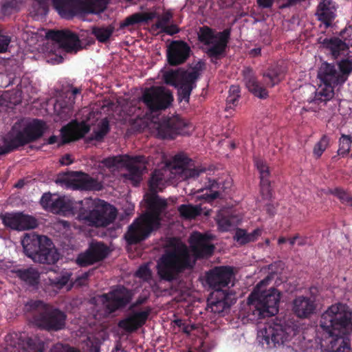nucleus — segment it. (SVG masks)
I'll return each mask as SVG.
<instances>
[{"label": "nucleus", "instance_id": "1", "mask_svg": "<svg viewBox=\"0 0 352 352\" xmlns=\"http://www.w3.org/2000/svg\"><path fill=\"white\" fill-rule=\"evenodd\" d=\"M321 347L327 352H349L352 312L340 303L329 307L320 316Z\"/></svg>", "mask_w": 352, "mask_h": 352}, {"label": "nucleus", "instance_id": "2", "mask_svg": "<svg viewBox=\"0 0 352 352\" xmlns=\"http://www.w3.org/2000/svg\"><path fill=\"white\" fill-rule=\"evenodd\" d=\"M194 265L188 248L182 244L165 250L157 263V274L162 280L172 282Z\"/></svg>", "mask_w": 352, "mask_h": 352}, {"label": "nucleus", "instance_id": "3", "mask_svg": "<svg viewBox=\"0 0 352 352\" xmlns=\"http://www.w3.org/2000/svg\"><path fill=\"white\" fill-rule=\"evenodd\" d=\"M280 292L274 287L261 291L258 286L248 298L247 318L252 321L274 316L278 312Z\"/></svg>", "mask_w": 352, "mask_h": 352}, {"label": "nucleus", "instance_id": "4", "mask_svg": "<svg viewBox=\"0 0 352 352\" xmlns=\"http://www.w3.org/2000/svg\"><path fill=\"white\" fill-rule=\"evenodd\" d=\"M80 206L76 219L91 227H107L114 221L118 214L116 207L99 199L85 198Z\"/></svg>", "mask_w": 352, "mask_h": 352}, {"label": "nucleus", "instance_id": "5", "mask_svg": "<svg viewBox=\"0 0 352 352\" xmlns=\"http://www.w3.org/2000/svg\"><path fill=\"white\" fill-rule=\"evenodd\" d=\"M25 310L32 312V322L40 329L59 331L66 327L67 314L42 300H30L25 305Z\"/></svg>", "mask_w": 352, "mask_h": 352}, {"label": "nucleus", "instance_id": "6", "mask_svg": "<svg viewBox=\"0 0 352 352\" xmlns=\"http://www.w3.org/2000/svg\"><path fill=\"white\" fill-rule=\"evenodd\" d=\"M47 129L45 122L39 119H34L22 130L15 131L14 127H12L3 138V145L0 146V155H6L19 147L36 142L43 135Z\"/></svg>", "mask_w": 352, "mask_h": 352}, {"label": "nucleus", "instance_id": "7", "mask_svg": "<svg viewBox=\"0 0 352 352\" xmlns=\"http://www.w3.org/2000/svg\"><path fill=\"white\" fill-rule=\"evenodd\" d=\"M24 253L34 262L54 264L59 259V253L52 241L46 236L25 234L21 241Z\"/></svg>", "mask_w": 352, "mask_h": 352}, {"label": "nucleus", "instance_id": "8", "mask_svg": "<svg viewBox=\"0 0 352 352\" xmlns=\"http://www.w3.org/2000/svg\"><path fill=\"white\" fill-rule=\"evenodd\" d=\"M109 0H52V4L62 18L100 14L107 8Z\"/></svg>", "mask_w": 352, "mask_h": 352}, {"label": "nucleus", "instance_id": "9", "mask_svg": "<svg viewBox=\"0 0 352 352\" xmlns=\"http://www.w3.org/2000/svg\"><path fill=\"white\" fill-rule=\"evenodd\" d=\"M230 35V28L215 33L208 26L204 25L199 28L198 39L204 45L209 46L206 53L212 63L216 64L219 60L225 56Z\"/></svg>", "mask_w": 352, "mask_h": 352}, {"label": "nucleus", "instance_id": "10", "mask_svg": "<svg viewBox=\"0 0 352 352\" xmlns=\"http://www.w3.org/2000/svg\"><path fill=\"white\" fill-rule=\"evenodd\" d=\"M318 78L324 87L316 91L314 98L309 101L317 104H325L333 98L334 88L342 85L344 82L336 65L327 62L321 64L318 72Z\"/></svg>", "mask_w": 352, "mask_h": 352}, {"label": "nucleus", "instance_id": "11", "mask_svg": "<svg viewBox=\"0 0 352 352\" xmlns=\"http://www.w3.org/2000/svg\"><path fill=\"white\" fill-rule=\"evenodd\" d=\"M294 327L273 322L266 324L258 333L259 342L267 348L272 349L289 341L295 335Z\"/></svg>", "mask_w": 352, "mask_h": 352}, {"label": "nucleus", "instance_id": "12", "mask_svg": "<svg viewBox=\"0 0 352 352\" xmlns=\"http://www.w3.org/2000/svg\"><path fill=\"white\" fill-rule=\"evenodd\" d=\"M141 100L150 112L155 113L168 109L173 101V96L170 90L163 86H151L144 89Z\"/></svg>", "mask_w": 352, "mask_h": 352}, {"label": "nucleus", "instance_id": "13", "mask_svg": "<svg viewBox=\"0 0 352 352\" xmlns=\"http://www.w3.org/2000/svg\"><path fill=\"white\" fill-rule=\"evenodd\" d=\"M56 184L67 188L74 190H99V182L89 175L78 171L59 173L56 179Z\"/></svg>", "mask_w": 352, "mask_h": 352}, {"label": "nucleus", "instance_id": "14", "mask_svg": "<svg viewBox=\"0 0 352 352\" xmlns=\"http://www.w3.org/2000/svg\"><path fill=\"white\" fill-rule=\"evenodd\" d=\"M159 228H155V225L141 216L135 219L128 226L124 238L128 245H136L145 241L150 236L153 231Z\"/></svg>", "mask_w": 352, "mask_h": 352}, {"label": "nucleus", "instance_id": "15", "mask_svg": "<svg viewBox=\"0 0 352 352\" xmlns=\"http://www.w3.org/2000/svg\"><path fill=\"white\" fill-rule=\"evenodd\" d=\"M109 252V247L104 242L93 241L85 252L78 255L76 263L81 267L92 265L104 260Z\"/></svg>", "mask_w": 352, "mask_h": 352}, {"label": "nucleus", "instance_id": "16", "mask_svg": "<svg viewBox=\"0 0 352 352\" xmlns=\"http://www.w3.org/2000/svg\"><path fill=\"white\" fill-rule=\"evenodd\" d=\"M144 200L146 204V212L142 216L155 225V228H160L161 215L166 212L168 208L166 199L160 197L156 192H154L147 193Z\"/></svg>", "mask_w": 352, "mask_h": 352}, {"label": "nucleus", "instance_id": "17", "mask_svg": "<svg viewBox=\"0 0 352 352\" xmlns=\"http://www.w3.org/2000/svg\"><path fill=\"white\" fill-rule=\"evenodd\" d=\"M205 64L201 61L197 62L190 72H184L180 79V82L176 87L178 91V100L188 102L190 96L193 89L197 86L196 82L204 69Z\"/></svg>", "mask_w": 352, "mask_h": 352}, {"label": "nucleus", "instance_id": "18", "mask_svg": "<svg viewBox=\"0 0 352 352\" xmlns=\"http://www.w3.org/2000/svg\"><path fill=\"white\" fill-rule=\"evenodd\" d=\"M187 126L186 122L177 116L164 117L157 126V135L160 139H175L178 135H183Z\"/></svg>", "mask_w": 352, "mask_h": 352}, {"label": "nucleus", "instance_id": "19", "mask_svg": "<svg viewBox=\"0 0 352 352\" xmlns=\"http://www.w3.org/2000/svg\"><path fill=\"white\" fill-rule=\"evenodd\" d=\"M234 276L232 267L217 266L206 273V283L214 291L225 289L224 288L229 287Z\"/></svg>", "mask_w": 352, "mask_h": 352}, {"label": "nucleus", "instance_id": "20", "mask_svg": "<svg viewBox=\"0 0 352 352\" xmlns=\"http://www.w3.org/2000/svg\"><path fill=\"white\" fill-rule=\"evenodd\" d=\"M235 293L228 289L213 291L207 299V310L214 314H221L236 302Z\"/></svg>", "mask_w": 352, "mask_h": 352}, {"label": "nucleus", "instance_id": "21", "mask_svg": "<svg viewBox=\"0 0 352 352\" xmlns=\"http://www.w3.org/2000/svg\"><path fill=\"white\" fill-rule=\"evenodd\" d=\"M349 30L344 28L340 32L339 37L326 38L322 41V45L331 55L333 59H337L341 55L344 54L352 45Z\"/></svg>", "mask_w": 352, "mask_h": 352}, {"label": "nucleus", "instance_id": "22", "mask_svg": "<svg viewBox=\"0 0 352 352\" xmlns=\"http://www.w3.org/2000/svg\"><path fill=\"white\" fill-rule=\"evenodd\" d=\"M106 309L109 313H113L124 308L131 301V296L124 287H118L102 295Z\"/></svg>", "mask_w": 352, "mask_h": 352}, {"label": "nucleus", "instance_id": "23", "mask_svg": "<svg viewBox=\"0 0 352 352\" xmlns=\"http://www.w3.org/2000/svg\"><path fill=\"white\" fill-rule=\"evenodd\" d=\"M48 39L56 41L59 46L67 52L76 51L80 47V41L78 35L72 32L64 30H49L46 33Z\"/></svg>", "mask_w": 352, "mask_h": 352}, {"label": "nucleus", "instance_id": "24", "mask_svg": "<svg viewBox=\"0 0 352 352\" xmlns=\"http://www.w3.org/2000/svg\"><path fill=\"white\" fill-rule=\"evenodd\" d=\"M3 223L6 227L16 230H26L37 227V220L32 216L22 212L6 213L1 216Z\"/></svg>", "mask_w": 352, "mask_h": 352}, {"label": "nucleus", "instance_id": "25", "mask_svg": "<svg viewBox=\"0 0 352 352\" xmlns=\"http://www.w3.org/2000/svg\"><path fill=\"white\" fill-rule=\"evenodd\" d=\"M189 243L196 259L208 258L213 254L214 250V245L210 243L209 236L198 232L191 234Z\"/></svg>", "mask_w": 352, "mask_h": 352}, {"label": "nucleus", "instance_id": "26", "mask_svg": "<svg viewBox=\"0 0 352 352\" xmlns=\"http://www.w3.org/2000/svg\"><path fill=\"white\" fill-rule=\"evenodd\" d=\"M190 47L186 42L182 40L173 41L167 47V61L171 66L182 65L190 57Z\"/></svg>", "mask_w": 352, "mask_h": 352}, {"label": "nucleus", "instance_id": "27", "mask_svg": "<svg viewBox=\"0 0 352 352\" xmlns=\"http://www.w3.org/2000/svg\"><path fill=\"white\" fill-rule=\"evenodd\" d=\"M90 130V126L85 122L73 120L60 129L61 142L58 146L82 138Z\"/></svg>", "mask_w": 352, "mask_h": 352}, {"label": "nucleus", "instance_id": "28", "mask_svg": "<svg viewBox=\"0 0 352 352\" xmlns=\"http://www.w3.org/2000/svg\"><path fill=\"white\" fill-rule=\"evenodd\" d=\"M81 200L76 201L66 197L54 198L51 203L50 212L64 216L73 215L78 217L80 210Z\"/></svg>", "mask_w": 352, "mask_h": 352}, {"label": "nucleus", "instance_id": "29", "mask_svg": "<svg viewBox=\"0 0 352 352\" xmlns=\"http://www.w3.org/2000/svg\"><path fill=\"white\" fill-rule=\"evenodd\" d=\"M151 311V309L146 307L143 311L133 312L126 318L120 320L118 326L126 332H134L146 323Z\"/></svg>", "mask_w": 352, "mask_h": 352}, {"label": "nucleus", "instance_id": "30", "mask_svg": "<svg viewBox=\"0 0 352 352\" xmlns=\"http://www.w3.org/2000/svg\"><path fill=\"white\" fill-rule=\"evenodd\" d=\"M104 166L109 168H122L123 165H132L137 166H146V160L144 155L129 156L116 155L104 158L102 160Z\"/></svg>", "mask_w": 352, "mask_h": 352}, {"label": "nucleus", "instance_id": "31", "mask_svg": "<svg viewBox=\"0 0 352 352\" xmlns=\"http://www.w3.org/2000/svg\"><path fill=\"white\" fill-rule=\"evenodd\" d=\"M316 309L314 299L309 297L300 296L296 297L292 303V311L295 316L299 318H308Z\"/></svg>", "mask_w": 352, "mask_h": 352}, {"label": "nucleus", "instance_id": "32", "mask_svg": "<svg viewBox=\"0 0 352 352\" xmlns=\"http://www.w3.org/2000/svg\"><path fill=\"white\" fill-rule=\"evenodd\" d=\"M245 87L254 96L261 99L268 97V91L258 82L255 72L250 67H245L242 72Z\"/></svg>", "mask_w": 352, "mask_h": 352}, {"label": "nucleus", "instance_id": "33", "mask_svg": "<svg viewBox=\"0 0 352 352\" xmlns=\"http://www.w3.org/2000/svg\"><path fill=\"white\" fill-rule=\"evenodd\" d=\"M192 163V160L184 154H177L173 158V168L181 170L188 178H196L206 170L205 168L198 167L190 168Z\"/></svg>", "mask_w": 352, "mask_h": 352}, {"label": "nucleus", "instance_id": "34", "mask_svg": "<svg viewBox=\"0 0 352 352\" xmlns=\"http://www.w3.org/2000/svg\"><path fill=\"white\" fill-rule=\"evenodd\" d=\"M13 273L16 277L28 286L35 287L40 283L41 273L35 267L15 269L13 270Z\"/></svg>", "mask_w": 352, "mask_h": 352}, {"label": "nucleus", "instance_id": "35", "mask_svg": "<svg viewBox=\"0 0 352 352\" xmlns=\"http://www.w3.org/2000/svg\"><path fill=\"white\" fill-rule=\"evenodd\" d=\"M156 16L157 14L155 12H136L127 16L122 22H121L120 28L124 29L142 23H147L148 21L155 19Z\"/></svg>", "mask_w": 352, "mask_h": 352}, {"label": "nucleus", "instance_id": "36", "mask_svg": "<svg viewBox=\"0 0 352 352\" xmlns=\"http://www.w3.org/2000/svg\"><path fill=\"white\" fill-rule=\"evenodd\" d=\"M318 18L327 25H329L335 17L334 6L331 0H323L318 6Z\"/></svg>", "mask_w": 352, "mask_h": 352}, {"label": "nucleus", "instance_id": "37", "mask_svg": "<svg viewBox=\"0 0 352 352\" xmlns=\"http://www.w3.org/2000/svg\"><path fill=\"white\" fill-rule=\"evenodd\" d=\"M283 78V72L278 65L270 67L263 75V83L269 87L278 84Z\"/></svg>", "mask_w": 352, "mask_h": 352}, {"label": "nucleus", "instance_id": "38", "mask_svg": "<svg viewBox=\"0 0 352 352\" xmlns=\"http://www.w3.org/2000/svg\"><path fill=\"white\" fill-rule=\"evenodd\" d=\"M262 232L263 230L259 228L255 229L251 233H248L245 229L237 228L233 238L239 245H245L257 241L258 237L261 236Z\"/></svg>", "mask_w": 352, "mask_h": 352}, {"label": "nucleus", "instance_id": "39", "mask_svg": "<svg viewBox=\"0 0 352 352\" xmlns=\"http://www.w3.org/2000/svg\"><path fill=\"white\" fill-rule=\"evenodd\" d=\"M126 167L128 173L124 175V177L131 181L134 186H139L142 179L143 171L146 170V166H137L132 165H123Z\"/></svg>", "mask_w": 352, "mask_h": 352}, {"label": "nucleus", "instance_id": "40", "mask_svg": "<svg viewBox=\"0 0 352 352\" xmlns=\"http://www.w3.org/2000/svg\"><path fill=\"white\" fill-rule=\"evenodd\" d=\"M217 225L221 232H228L236 226V217L234 215L219 213L217 216Z\"/></svg>", "mask_w": 352, "mask_h": 352}, {"label": "nucleus", "instance_id": "41", "mask_svg": "<svg viewBox=\"0 0 352 352\" xmlns=\"http://www.w3.org/2000/svg\"><path fill=\"white\" fill-rule=\"evenodd\" d=\"M111 127L109 121L107 118H104L98 124L97 129L94 130L89 137V140L102 142L104 137L109 133Z\"/></svg>", "mask_w": 352, "mask_h": 352}, {"label": "nucleus", "instance_id": "42", "mask_svg": "<svg viewBox=\"0 0 352 352\" xmlns=\"http://www.w3.org/2000/svg\"><path fill=\"white\" fill-rule=\"evenodd\" d=\"M164 184V175L162 170L157 169L155 170L149 179L148 186L150 192L162 190Z\"/></svg>", "mask_w": 352, "mask_h": 352}, {"label": "nucleus", "instance_id": "43", "mask_svg": "<svg viewBox=\"0 0 352 352\" xmlns=\"http://www.w3.org/2000/svg\"><path fill=\"white\" fill-rule=\"evenodd\" d=\"M113 32L114 27L110 25L107 27L95 26L92 28L91 33L99 42L105 43L109 41Z\"/></svg>", "mask_w": 352, "mask_h": 352}, {"label": "nucleus", "instance_id": "44", "mask_svg": "<svg viewBox=\"0 0 352 352\" xmlns=\"http://www.w3.org/2000/svg\"><path fill=\"white\" fill-rule=\"evenodd\" d=\"M339 73L345 82L352 73V56H348L337 61Z\"/></svg>", "mask_w": 352, "mask_h": 352}, {"label": "nucleus", "instance_id": "45", "mask_svg": "<svg viewBox=\"0 0 352 352\" xmlns=\"http://www.w3.org/2000/svg\"><path fill=\"white\" fill-rule=\"evenodd\" d=\"M218 185V183L215 180L210 179L206 192H204V190H201L203 194L201 195V198L205 199L207 202H211L219 198L220 192L219 190H216L219 188Z\"/></svg>", "mask_w": 352, "mask_h": 352}, {"label": "nucleus", "instance_id": "46", "mask_svg": "<svg viewBox=\"0 0 352 352\" xmlns=\"http://www.w3.org/2000/svg\"><path fill=\"white\" fill-rule=\"evenodd\" d=\"M178 211L186 219H195L201 214L200 207L190 204H182L178 207Z\"/></svg>", "mask_w": 352, "mask_h": 352}, {"label": "nucleus", "instance_id": "47", "mask_svg": "<svg viewBox=\"0 0 352 352\" xmlns=\"http://www.w3.org/2000/svg\"><path fill=\"white\" fill-rule=\"evenodd\" d=\"M328 193L336 197L342 204L352 206V195L344 188L340 187L329 188Z\"/></svg>", "mask_w": 352, "mask_h": 352}, {"label": "nucleus", "instance_id": "48", "mask_svg": "<svg viewBox=\"0 0 352 352\" xmlns=\"http://www.w3.org/2000/svg\"><path fill=\"white\" fill-rule=\"evenodd\" d=\"M240 87L239 85L230 86L228 91V96L226 98V110L232 109L238 104L240 98Z\"/></svg>", "mask_w": 352, "mask_h": 352}, {"label": "nucleus", "instance_id": "49", "mask_svg": "<svg viewBox=\"0 0 352 352\" xmlns=\"http://www.w3.org/2000/svg\"><path fill=\"white\" fill-rule=\"evenodd\" d=\"M72 275V273L69 271H62L59 276L54 278H50V284L51 286L60 289L67 285L71 279Z\"/></svg>", "mask_w": 352, "mask_h": 352}, {"label": "nucleus", "instance_id": "50", "mask_svg": "<svg viewBox=\"0 0 352 352\" xmlns=\"http://www.w3.org/2000/svg\"><path fill=\"white\" fill-rule=\"evenodd\" d=\"M339 148L337 151L338 155L344 157L351 151L352 144V136L345 134H342L338 140Z\"/></svg>", "mask_w": 352, "mask_h": 352}, {"label": "nucleus", "instance_id": "51", "mask_svg": "<svg viewBox=\"0 0 352 352\" xmlns=\"http://www.w3.org/2000/svg\"><path fill=\"white\" fill-rule=\"evenodd\" d=\"M21 0H3L1 12L4 16H10L19 10Z\"/></svg>", "mask_w": 352, "mask_h": 352}, {"label": "nucleus", "instance_id": "52", "mask_svg": "<svg viewBox=\"0 0 352 352\" xmlns=\"http://www.w3.org/2000/svg\"><path fill=\"white\" fill-rule=\"evenodd\" d=\"M184 72L187 71L176 69L166 72L163 76L165 83L176 87L180 82L181 76Z\"/></svg>", "mask_w": 352, "mask_h": 352}, {"label": "nucleus", "instance_id": "53", "mask_svg": "<svg viewBox=\"0 0 352 352\" xmlns=\"http://www.w3.org/2000/svg\"><path fill=\"white\" fill-rule=\"evenodd\" d=\"M329 144V138L326 135H323L322 137L320 138V141L317 142L314 146L313 151L314 155L317 158L320 157L322 155L323 152L328 147Z\"/></svg>", "mask_w": 352, "mask_h": 352}, {"label": "nucleus", "instance_id": "54", "mask_svg": "<svg viewBox=\"0 0 352 352\" xmlns=\"http://www.w3.org/2000/svg\"><path fill=\"white\" fill-rule=\"evenodd\" d=\"M27 349H23L22 352H43V345L41 341L32 338H28L25 342Z\"/></svg>", "mask_w": 352, "mask_h": 352}, {"label": "nucleus", "instance_id": "55", "mask_svg": "<svg viewBox=\"0 0 352 352\" xmlns=\"http://www.w3.org/2000/svg\"><path fill=\"white\" fill-rule=\"evenodd\" d=\"M260 192L263 199L270 200L272 197V189L269 179L260 181Z\"/></svg>", "mask_w": 352, "mask_h": 352}, {"label": "nucleus", "instance_id": "56", "mask_svg": "<svg viewBox=\"0 0 352 352\" xmlns=\"http://www.w3.org/2000/svg\"><path fill=\"white\" fill-rule=\"evenodd\" d=\"M172 17V13L168 11L164 12L161 16H158L157 21L155 23L156 28L160 29L162 31H163L168 25V23L170 22Z\"/></svg>", "mask_w": 352, "mask_h": 352}, {"label": "nucleus", "instance_id": "57", "mask_svg": "<svg viewBox=\"0 0 352 352\" xmlns=\"http://www.w3.org/2000/svg\"><path fill=\"white\" fill-rule=\"evenodd\" d=\"M255 164L260 173V179H269L270 173L267 165L261 160H256Z\"/></svg>", "mask_w": 352, "mask_h": 352}, {"label": "nucleus", "instance_id": "58", "mask_svg": "<svg viewBox=\"0 0 352 352\" xmlns=\"http://www.w3.org/2000/svg\"><path fill=\"white\" fill-rule=\"evenodd\" d=\"M175 326H177L179 328L182 332L190 334V333L195 329L194 324H190L188 323L186 320L182 319H176L173 320Z\"/></svg>", "mask_w": 352, "mask_h": 352}, {"label": "nucleus", "instance_id": "59", "mask_svg": "<svg viewBox=\"0 0 352 352\" xmlns=\"http://www.w3.org/2000/svg\"><path fill=\"white\" fill-rule=\"evenodd\" d=\"M90 275L89 272H84L78 276L74 283H71L68 287L67 290H70L74 285L78 287L84 286L87 284V281Z\"/></svg>", "mask_w": 352, "mask_h": 352}, {"label": "nucleus", "instance_id": "60", "mask_svg": "<svg viewBox=\"0 0 352 352\" xmlns=\"http://www.w3.org/2000/svg\"><path fill=\"white\" fill-rule=\"evenodd\" d=\"M54 199V198L52 197L50 193H44L41 197L40 203L45 210L50 211L51 203Z\"/></svg>", "mask_w": 352, "mask_h": 352}, {"label": "nucleus", "instance_id": "61", "mask_svg": "<svg viewBox=\"0 0 352 352\" xmlns=\"http://www.w3.org/2000/svg\"><path fill=\"white\" fill-rule=\"evenodd\" d=\"M136 274L139 277L143 278L150 276L151 272L150 270L146 266H141L138 270Z\"/></svg>", "mask_w": 352, "mask_h": 352}, {"label": "nucleus", "instance_id": "62", "mask_svg": "<svg viewBox=\"0 0 352 352\" xmlns=\"http://www.w3.org/2000/svg\"><path fill=\"white\" fill-rule=\"evenodd\" d=\"M169 35H173L179 32V29L175 25H167L166 28L162 31Z\"/></svg>", "mask_w": 352, "mask_h": 352}, {"label": "nucleus", "instance_id": "63", "mask_svg": "<svg viewBox=\"0 0 352 352\" xmlns=\"http://www.w3.org/2000/svg\"><path fill=\"white\" fill-rule=\"evenodd\" d=\"M11 41V38L7 35L0 34V45L8 50V45Z\"/></svg>", "mask_w": 352, "mask_h": 352}, {"label": "nucleus", "instance_id": "64", "mask_svg": "<svg viewBox=\"0 0 352 352\" xmlns=\"http://www.w3.org/2000/svg\"><path fill=\"white\" fill-rule=\"evenodd\" d=\"M60 162L63 165H69L73 163V160H72V157L69 154L63 155Z\"/></svg>", "mask_w": 352, "mask_h": 352}]
</instances>
